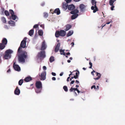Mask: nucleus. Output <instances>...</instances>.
I'll use <instances>...</instances> for the list:
<instances>
[{
  "label": "nucleus",
  "instance_id": "5",
  "mask_svg": "<svg viewBox=\"0 0 125 125\" xmlns=\"http://www.w3.org/2000/svg\"><path fill=\"white\" fill-rule=\"evenodd\" d=\"M23 53L19 57V60L20 62H25V59L27 57V53L25 52H23Z\"/></svg>",
  "mask_w": 125,
  "mask_h": 125
},
{
  "label": "nucleus",
  "instance_id": "22",
  "mask_svg": "<svg viewBox=\"0 0 125 125\" xmlns=\"http://www.w3.org/2000/svg\"><path fill=\"white\" fill-rule=\"evenodd\" d=\"M2 43L6 45L7 43V40L6 38H3L2 40Z\"/></svg>",
  "mask_w": 125,
  "mask_h": 125
},
{
  "label": "nucleus",
  "instance_id": "42",
  "mask_svg": "<svg viewBox=\"0 0 125 125\" xmlns=\"http://www.w3.org/2000/svg\"><path fill=\"white\" fill-rule=\"evenodd\" d=\"M67 3H69L72 0H65Z\"/></svg>",
  "mask_w": 125,
  "mask_h": 125
},
{
  "label": "nucleus",
  "instance_id": "24",
  "mask_svg": "<svg viewBox=\"0 0 125 125\" xmlns=\"http://www.w3.org/2000/svg\"><path fill=\"white\" fill-rule=\"evenodd\" d=\"M54 12L55 13H56L57 15L59 14L60 13V10L58 8L55 9Z\"/></svg>",
  "mask_w": 125,
  "mask_h": 125
},
{
  "label": "nucleus",
  "instance_id": "59",
  "mask_svg": "<svg viewBox=\"0 0 125 125\" xmlns=\"http://www.w3.org/2000/svg\"><path fill=\"white\" fill-rule=\"evenodd\" d=\"M5 27L6 29H8V27L6 25H5Z\"/></svg>",
  "mask_w": 125,
  "mask_h": 125
},
{
  "label": "nucleus",
  "instance_id": "40",
  "mask_svg": "<svg viewBox=\"0 0 125 125\" xmlns=\"http://www.w3.org/2000/svg\"><path fill=\"white\" fill-rule=\"evenodd\" d=\"M89 64L90 65V66L89 67L90 68H92V63L91 62H90L89 63Z\"/></svg>",
  "mask_w": 125,
  "mask_h": 125
},
{
  "label": "nucleus",
  "instance_id": "50",
  "mask_svg": "<svg viewBox=\"0 0 125 125\" xmlns=\"http://www.w3.org/2000/svg\"><path fill=\"white\" fill-rule=\"evenodd\" d=\"M112 22V21H110L109 22H107L106 23V24H109L111 22Z\"/></svg>",
  "mask_w": 125,
  "mask_h": 125
},
{
  "label": "nucleus",
  "instance_id": "52",
  "mask_svg": "<svg viewBox=\"0 0 125 125\" xmlns=\"http://www.w3.org/2000/svg\"><path fill=\"white\" fill-rule=\"evenodd\" d=\"M77 77H78V76H76V75H75L74 76V78L76 79H77Z\"/></svg>",
  "mask_w": 125,
  "mask_h": 125
},
{
  "label": "nucleus",
  "instance_id": "30",
  "mask_svg": "<svg viewBox=\"0 0 125 125\" xmlns=\"http://www.w3.org/2000/svg\"><path fill=\"white\" fill-rule=\"evenodd\" d=\"M54 61V58L52 56H51L50 59V62H52Z\"/></svg>",
  "mask_w": 125,
  "mask_h": 125
},
{
  "label": "nucleus",
  "instance_id": "55",
  "mask_svg": "<svg viewBox=\"0 0 125 125\" xmlns=\"http://www.w3.org/2000/svg\"><path fill=\"white\" fill-rule=\"evenodd\" d=\"M70 78V76H69L67 78V82H68L69 81V79Z\"/></svg>",
  "mask_w": 125,
  "mask_h": 125
},
{
  "label": "nucleus",
  "instance_id": "57",
  "mask_svg": "<svg viewBox=\"0 0 125 125\" xmlns=\"http://www.w3.org/2000/svg\"><path fill=\"white\" fill-rule=\"evenodd\" d=\"M77 89H78L77 88H73V90L76 91L77 90Z\"/></svg>",
  "mask_w": 125,
  "mask_h": 125
},
{
  "label": "nucleus",
  "instance_id": "14",
  "mask_svg": "<svg viewBox=\"0 0 125 125\" xmlns=\"http://www.w3.org/2000/svg\"><path fill=\"white\" fill-rule=\"evenodd\" d=\"M47 47V45L45 44V42L44 41L42 43L41 50H43L45 49Z\"/></svg>",
  "mask_w": 125,
  "mask_h": 125
},
{
  "label": "nucleus",
  "instance_id": "46",
  "mask_svg": "<svg viewBox=\"0 0 125 125\" xmlns=\"http://www.w3.org/2000/svg\"><path fill=\"white\" fill-rule=\"evenodd\" d=\"M43 68L44 70H46V67L45 66H43Z\"/></svg>",
  "mask_w": 125,
  "mask_h": 125
},
{
  "label": "nucleus",
  "instance_id": "54",
  "mask_svg": "<svg viewBox=\"0 0 125 125\" xmlns=\"http://www.w3.org/2000/svg\"><path fill=\"white\" fill-rule=\"evenodd\" d=\"M73 0L75 2H77L79 1L80 0Z\"/></svg>",
  "mask_w": 125,
  "mask_h": 125
},
{
  "label": "nucleus",
  "instance_id": "38",
  "mask_svg": "<svg viewBox=\"0 0 125 125\" xmlns=\"http://www.w3.org/2000/svg\"><path fill=\"white\" fill-rule=\"evenodd\" d=\"M22 49V48L21 47H20L18 49V52H20L21 50Z\"/></svg>",
  "mask_w": 125,
  "mask_h": 125
},
{
  "label": "nucleus",
  "instance_id": "18",
  "mask_svg": "<svg viewBox=\"0 0 125 125\" xmlns=\"http://www.w3.org/2000/svg\"><path fill=\"white\" fill-rule=\"evenodd\" d=\"M68 6V3L66 2H63V7L65 10H66Z\"/></svg>",
  "mask_w": 125,
  "mask_h": 125
},
{
  "label": "nucleus",
  "instance_id": "7",
  "mask_svg": "<svg viewBox=\"0 0 125 125\" xmlns=\"http://www.w3.org/2000/svg\"><path fill=\"white\" fill-rule=\"evenodd\" d=\"M9 11L10 14L11 15L10 19H11L13 20H15L16 19H18L17 16L14 14V12L12 10H9Z\"/></svg>",
  "mask_w": 125,
  "mask_h": 125
},
{
  "label": "nucleus",
  "instance_id": "4",
  "mask_svg": "<svg viewBox=\"0 0 125 125\" xmlns=\"http://www.w3.org/2000/svg\"><path fill=\"white\" fill-rule=\"evenodd\" d=\"M66 34V32L64 31L61 30L60 31H56L55 33V36L56 37H58L59 36H64Z\"/></svg>",
  "mask_w": 125,
  "mask_h": 125
},
{
  "label": "nucleus",
  "instance_id": "32",
  "mask_svg": "<svg viewBox=\"0 0 125 125\" xmlns=\"http://www.w3.org/2000/svg\"><path fill=\"white\" fill-rule=\"evenodd\" d=\"M23 83V80L22 79L20 80L19 82V85H21Z\"/></svg>",
  "mask_w": 125,
  "mask_h": 125
},
{
  "label": "nucleus",
  "instance_id": "53",
  "mask_svg": "<svg viewBox=\"0 0 125 125\" xmlns=\"http://www.w3.org/2000/svg\"><path fill=\"white\" fill-rule=\"evenodd\" d=\"M71 44L72 45V46L73 47L74 45V43L73 42H72V43H71Z\"/></svg>",
  "mask_w": 125,
  "mask_h": 125
},
{
  "label": "nucleus",
  "instance_id": "48",
  "mask_svg": "<svg viewBox=\"0 0 125 125\" xmlns=\"http://www.w3.org/2000/svg\"><path fill=\"white\" fill-rule=\"evenodd\" d=\"M63 72H61L60 74V75L61 76H62L63 74Z\"/></svg>",
  "mask_w": 125,
  "mask_h": 125
},
{
  "label": "nucleus",
  "instance_id": "3",
  "mask_svg": "<svg viewBox=\"0 0 125 125\" xmlns=\"http://www.w3.org/2000/svg\"><path fill=\"white\" fill-rule=\"evenodd\" d=\"M96 0H92L91 3L93 5L91 7V9L92 10H93V12L94 13L95 12L97 11L98 9L96 6Z\"/></svg>",
  "mask_w": 125,
  "mask_h": 125
},
{
  "label": "nucleus",
  "instance_id": "51",
  "mask_svg": "<svg viewBox=\"0 0 125 125\" xmlns=\"http://www.w3.org/2000/svg\"><path fill=\"white\" fill-rule=\"evenodd\" d=\"M74 82V81L73 80L71 81V84H73Z\"/></svg>",
  "mask_w": 125,
  "mask_h": 125
},
{
  "label": "nucleus",
  "instance_id": "23",
  "mask_svg": "<svg viewBox=\"0 0 125 125\" xmlns=\"http://www.w3.org/2000/svg\"><path fill=\"white\" fill-rule=\"evenodd\" d=\"M66 28L65 30L66 31L69 30L71 27V26L70 24H68L66 26Z\"/></svg>",
  "mask_w": 125,
  "mask_h": 125
},
{
  "label": "nucleus",
  "instance_id": "62",
  "mask_svg": "<svg viewBox=\"0 0 125 125\" xmlns=\"http://www.w3.org/2000/svg\"><path fill=\"white\" fill-rule=\"evenodd\" d=\"M67 62L68 63H70L71 62V61L70 60H67Z\"/></svg>",
  "mask_w": 125,
  "mask_h": 125
},
{
  "label": "nucleus",
  "instance_id": "15",
  "mask_svg": "<svg viewBox=\"0 0 125 125\" xmlns=\"http://www.w3.org/2000/svg\"><path fill=\"white\" fill-rule=\"evenodd\" d=\"M8 23L10 26H14L15 25V22L12 21H8Z\"/></svg>",
  "mask_w": 125,
  "mask_h": 125
},
{
  "label": "nucleus",
  "instance_id": "58",
  "mask_svg": "<svg viewBox=\"0 0 125 125\" xmlns=\"http://www.w3.org/2000/svg\"><path fill=\"white\" fill-rule=\"evenodd\" d=\"M76 82L77 83H79V82L77 80H76Z\"/></svg>",
  "mask_w": 125,
  "mask_h": 125
},
{
  "label": "nucleus",
  "instance_id": "34",
  "mask_svg": "<svg viewBox=\"0 0 125 125\" xmlns=\"http://www.w3.org/2000/svg\"><path fill=\"white\" fill-rule=\"evenodd\" d=\"M63 89L66 92H67L68 90L67 87L65 86H64L63 87Z\"/></svg>",
  "mask_w": 125,
  "mask_h": 125
},
{
  "label": "nucleus",
  "instance_id": "10",
  "mask_svg": "<svg viewBox=\"0 0 125 125\" xmlns=\"http://www.w3.org/2000/svg\"><path fill=\"white\" fill-rule=\"evenodd\" d=\"M85 6L83 4H81L80 5L79 9L80 11L83 12H84L85 11Z\"/></svg>",
  "mask_w": 125,
  "mask_h": 125
},
{
  "label": "nucleus",
  "instance_id": "16",
  "mask_svg": "<svg viewBox=\"0 0 125 125\" xmlns=\"http://www.w3.org/2000/svg\"><path fill=\"white\" fill-rule=\"evenodd\" d=\"M60 45V43H59L57 44L55 49V52H56L58 51L59 50Z\"/></svg>",
  "mask_w": 125,
  "mask_h": 125
},
{
  "label": "nucleus",
  "instance_id": "61",
  "mask_svg": "<svg viewBox=\"0 0 125 125\" xmlns=\"http://www.w3.org/2000/svg\"><path fill=\"white\" fill-rule=\"evenodd\" d=\"M40 26L41 27H42L43 28L44 26L43 25H41Z\"/></svg>",
  "mask_w": 125,
  "mask_h": 125
},
{
  "label": "nucleus",
  "instance_id": "8",
  "mask_svg": "<svg viewBox=\"0 0 125 125\" xmlns=\"http://www.w3.org/2000/svg\"><path fill=\"white\" fill-rule=\"evenodd\" d=\"M26 40L27 38L25 37L21 41L20 45L21 47L24 48L26 47Z\"/></svg>",
  "mask_w": 125,
  "mask_h": 125
},
{
  "label": "nucleus",
  "instance_id": "1",
  "mask_svg": "<svg viewBox=\"0 0 125 125\" xmlns=\"http://www.w3.org/2000/svg\"><path fill=\"white\" fill-rule=\"evenodd\" d=\"M13 51L11 49H9L7 50L5 52V55L3 58L5 59H8L11 58V54L13 53Z\"/></svg>",
  "mask_w": 125,
  "mask_h": 125
},
{
  "label": "nucleus",
  "instance_id": "37",
  "mask_svg": "<svg viewBox=\"0 0 125 125\" xmlns=\"http://www.w3.org/2000/svg\"><path fill=\"white\" fill-rule=\"evenodd\" d=\"M111 6V10H114V8L115 7V6L114 5V4H113L112 5H110Z\"/></svg>",
  "mask_w": 125,
  "mask_h": 125
},
{
  "label": "nucleus",
  "instance_id": "19",
  "mask_svg": "<svg viewBox=\"0 0 125 125\" xmlns=\"http://www.w3.org/2000/svg\"><path fill=\"white\" fill-rule=\"evenodd\" d=\"M73 30L69 31L67 34V37H68L72 35L73 33Z\"/></svg>",
  "mask_w": 125,
  "mask_h": 125
},
{
  "label": "nucleus",
  "instance_id": "17",
  "mask_svg": "<svg viewBox=\"0 0 125 125\" xmlns=\"http://www.w3.org/2000/svg\"><path fill=\"white\" fill-rule=\"evenodd\" d=\"M75 8L73 4L69 5L68 6V9L69 10H73Z\"/></svg>",
  "mask_w": 125,
  "mask_h": 125
},
{
  "label": "nucleus",
  "instance_id": "36",
  "mask_svg": "<svg viewBox=\"0 0 125 125\" xmlns=\"http://www.w3.org/2000/svg\"><path fill=\"white\" fill-rule=\"evenodd\" d=\"M44 16L45 18H47L48 16V15L47 13L45 12L44 13Z\"/></svg>",
  "mask_w": 125,
  "mask_h": 125
},
{
  "label": "nucleus",
  "instance_id": "63",
  "mask_svg": "<svg viewBox=\"0 0 125 125\" xmlns=\"http://www.w3.org/2000/svg\"><path fill=\"white\" fill-rule=\"evenodd\" d=\"M76 91H77V92L78 93H80V91L78 89H77V90H76Z\"/></svg>",
  "mask_w": 125,
  "mask_h": 125
},
{
  "label": "nucleus",
  "instance_id": "11",
  "mask_svg": "<svg viewBox=\"0 0 125 125\" xmlns=\"http://www.w3.org/2000/svg\"><path fill=\"white\" fill-rule=\"evenodd\" d=\"M13 67L15 70L18 71H20L21 70V68L19 65L15 64L14 62L13 64Z\"/></svg>",
  "mask_w": 125,
  "mask_h": 125
},
{
  "label": "nucleus",
  "instance_id": "49",
  "mask_svg": "<svg viewBox=\"0 0 125 125\" xmlns=\"http://www.w3.org/2000/svg\"><path fill=\"white\" fill-rule=\"evenodd\" d=\"M95 72V71H94L93 70V71L91 72V73L92 75H94L93 73Z\"/></svg>",
  "mask_w": 125,
  "mask_h": 125
},
{
  "label": "nucleus",
  "instance_id": "20",
  "mask_svg": "<svg viewBox=\"0 0 125 125\" xmlns=\"http://www.w3.org/2000/svg\"><path fill=\"white\" fill-rule=\"evenodd\" d=\"M96 75L98 76V77L96 78H94V79L95 80H98L101 77V75L100 73H99L97 72H96Z\"/></svg>",
  "mask_w": 125,
  "mask_h": 125
},
{
  "label": "nucleus",
  "instance_id": "44",
  "mask_svg": "<svg viewBox=\"0 0 125 125\" xmlns=\"http://www.w3.org/2000/svg\"><path fill=\"white\" fill-rule=\"evenodd\" d=\"M73 90V88L72 87L70 89V92H72Z\"/></svg>",
  "mask_w": 125,
  "mask_h": 125
},
{
  "label": "nucleus",
  "instance_id": "43",
  "mask_svg": "<svg viewBox=\"0 0 125 125\" xmlns=\"http://www.w3.org/2000/svg\"><path fill=\"white\" fill-rule=\"evenodd\" d=\"M52 75L54 76H55L56 75V73L54 72H52Z\"/></svg>",
  "mask_w": 125,
  "mask_h": 125
},
{
  "label": "nucleus",
  "instance_id": "31",
  "mask_svg": "<svg viewBox=\"0 0 125 125\" xmlns=\"http://www.w3.org/2000/svg\"><path fill=\"white\" fill-rule=\"evenodd\" d=\"M60 54L61 55H65V53L64 52V50H61L60 51Z\"/></svg>",
  "mask_w": 125,
  "mask_h": 125
},
{
  "label": "nucleus",
  "instance_id": "47",
  "mask_svg": "<svg viewBox=\"0 0 125 125\" xmlns=\"http://www.w3.org/2000/svg\"><path fill=\"white\" fill-rule=\"evenodd\" d=\"M45 3L44 2H42V3L41 4V6H44V5H45Z\"/></svg>",
  "mask_w": 125,
  "mask_h": 125
},
{
  "label": "nucleus",
  "instance_id": "25",
  "mask_svg": "<svg viewBox=\"0 0 125 125\" xmlns=\"http://www.w3.org/2000/svg\"><path fill=\"white\" fill-rule=\"evenodd\" d=\"M5 45L4 44L2 43H0V49L2 50L5 47Z\"/></svg>",
  "mask_w": 125,
  "mask_h": 125
},
{
  "label": "nucleus",
  "instance_id": "9",
  "mask_svg": "<svg viewBox=\"0 0 125 125\" xmlns=\"http://www.w3.org/2000/svg\"><path fill=\"white\" fill-rule=\"evenodd\" d=\"M36 88L38 89H41L42 88V84L40 81H37L36 83Z\"/></svg>",
  "mask_w": 125,
  "mask_h": 125
},
{
  "label": "nucleus",
  "instance_id": "56",
  "mask_svg": "<svg viewBox=\"0 0 125 125\" xmlns=\"http://www.w3.org/2000/svg\"><path fill=\"white\" fill-rule=\"evenodd\" d=\"M10 69H9L7 71V72L10 73Z\"/></svg>",
  "mask_w": 125,
  "mask_h": 125
},
{
  "label": "nucleus",
  "instance_id": "6",
  "mask_svg": "<svg viewBox=\"0 0 125 125\" xmlns=\"http://www.w3.org/2000/svg\"><path fill=\"white\" fill-rule=\"evenodd\" d=\"M45 57V52L44 51H41L39 52L37 55L38 59L41 60Z\"/></svg>",
  "mask_w": 125,
  "mask_h": 125
},
{
  "label": "nucleus",
  "instance_id": "35",
  "mask_svg": "<svg viewBox=\"0 0 125 125\" xmlns=\"http://www.w3.org/2000/svg\"><path fill=\"white\" fill-rule=\"evenodd\" d=\"M40 90H38V89L37 90H36V92L37 93H41V90L42 89H40Z\"/></svg>",
  "mask_w": 125,
  "mask_h": 125
},
{
  "label": "nucleus",
  "instance_id": "41",
  "mask_svg": "<svg viewBox=\"0 0 125 125\" xmlns=\"http://www.w3.org/2000/svg\"><path fill=\"white\" fill-rule=\"evenodd\" d=\"M94 88V89H96V87L95 85H93L91 87V89H92L93 88Z\"/></svg>",
  "mask_w": 125,
  "mask_h": 125
},
{
  "label": "nucleus",
  "instance_id": "26",
  "mask_svg": "<svg viewBox=\"0 0 125 125\" xmlns=\"http://www.w3.org/2000/svg\"><path fill=\"white\" fill-rule=\"evenodd\" d=\"M116 0H109V4L110 5H112Z\"/></svg>",
  "mask_w": 125,
  "mask_h": 125
},
{
  "label": "nucleus",
  "instance_id": "21",
  "mask_svg": "<svg viewBox=\"0 0 125 125\" xmlns=\"http://www.w3.org/2000/svg\"><path fill=\"white\" fill-rule=\"evenodd\" d=\"M32 80L31 77L30 76H28L26 78L24 79V81L26 82H28Z\"/></svg>",
  "mask_w": 125,
  "mask_h": 125
},
{
  "label": "nucleus",
  "instance_id": "27",
  "mask_svg": "<svg viewBox=\"0 0 125 125\" xmlns=\"http://www.w3.org/2000/svg\"><path fill=\"white\" fill-rule=\"evenodd\" d=\"M34 33V30H33L32 29L30 30L29 32V35L31 36Z\"/></svg>",
  "mask_w": 125,
  "mask_h": 125
},
{
  "label": "nucleus",
  "instance_id": "45",
  "mask_svg": "<svg viewBox=\"0 0 125 125\" xmlns=\"http://www.w3.org/2000/svg\"><path fill=\"white\" fill-rule=\"evenodd\" d=\"M52 79L53 81H55L56 80V78L55 77H53L52 78Z\"/></svg>",
  "mask_w": 125,
  "mask_h": 125
},
{
  "label": "nucleus",
  "instance_id": "12",
  "mask_svg": "<svg viewBox=\"0 0 125 125\" xmlns=\"http://www.w3.org/2000/svg\"><path fill=\"white\" fill-rule=\"evenodd\" d=\"M46 72L45 71H44L42 72L41 75V80H44L46 79Z\"/></svg>",
  "mask_w": 125,
  "mask_h": 125
},
{
  "label": "nucleus",
  "instance_id": "29",
  "mask_svg": "<svg viewBox=\"0 0 125 125\" xmlns=\"http://www.w3.org/2000/svg\"><path fill=\"white\" fill-rule=\"evenodd\" d=\"M1 20L2 22L3 23H5L6 22V19L4 17H1Z\"/></svg>",
  "mask_w": 125,
  "mask_h": 125
},
{
  "label": "nucleus",
  "instance_id": "33",
  "mask_svg": "<svg viewBox=\"0 0 125 125\" xmlns=\"http://www.w3.org/2000/svg\"><path fill=\"white\" fill-rule=\"evenodd\" d=\"M5 15L7 16L9 15V13L8 11L7 10H5L4 12Z\"/></svg>",
  "mask_w": 125,
  "mask_h": 125
},
{
  "label": "nucleus",
  "instance_id": "64",
  "mask_svg": "<svg viewBox=\"0 0 125 125\" xmlns=\"http://www.w3.org/2000/svg\"><path fill=\"white\" fill-rule=\"evenodd\" d=\"M4 14V11H2L1 13V14L2 15Z\"/></svg>",
  "mask_w": 125,
  "mask_h": 125
},
{
  "label": "nucleus",
  "instance_id": "60",
  "mask_svg": "<svg viewBox=\"0 0 125 125\" xmlns=\"http://www.w3.org/2000/svg\"><path fill=\"white\" fill-rule=\"evenodd\" d=\"M66 54L67 55H70V53L69 52H68L66 53Z\"/></svg>",
  "mask_w": 125,
  "mask_h": 125
},
{
  "label": "nucleus",
  "instance_id": "28",
  "mask_svg": "<svg viewBox=\"0 0 125 125\" xmlns=\"http://www.w3.org/2000/svg\"><path fill=\"white\" fill-rule=\"evenodd\" d=\"M38 33L40 35L42 36L43 35V32L42 30H40L38 31Z\"/></svg>",
  "mask_w": 125,
  "mask_h": 125
},
{
  "label": "nucleus",
  "instance_id": "13",
  "mask_svg": "<svg viewBox=\"0 0 125 125\" xmlns=\"http://www.w3.org/2000/svg\"><path fill=\"white\" fill-rule=\"evenodd\" d=\"M20 93V90L18 89V87H17L14 91V94L15 95H19Z\"/></svg>",
  "mask_w": 125,
  "mask_h": 125
},
{
  "label": "nucleus",
  "instance_id": "2",
  "mask_svg": "<svg viewBox=\"0 0 125 125\" xmlns=\"http://www.w3.org/2000/svg\"><path fill=\"white\" fill-rule=\"evenodd\" d=\"M79 10L77 9H75L74 10L71 11L70 13L73 14L71 16V19L72 20H74L78 16V13Z\"/></svg>",
  "mask_w": 125,
  "mask_h": 125
},
{
  "label": "nucleus",
  "instance_id": "39",
  "mask_svg": "<svg viewBox=\"0 0 125 125\" xmlns=\"http://www.w3.org/2000/svg\"><path fill=\"white\" fill-rule=\"evenodd\" d=\"M38 26L39 25L38 24H35L33 26V27L34 28H38Z\"/></svg>",
  "mask_w": 125,
  "mask_h": 125
}]
</instances>
